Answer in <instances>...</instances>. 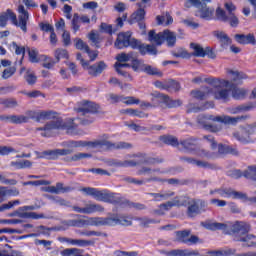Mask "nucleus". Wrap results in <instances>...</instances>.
Segmentation results:
<instances>
[{"label": "nucleus", "instance_id": "61", "mask_svg": "<svg viewBox=\"0 0 256 256\" xmlns=\"http://www.w3.org/2000/svg\"><path fill=\"white\" fill-rule=\"evenodd\" d=\"M216 17L220 19V21H229V15L225 13V10L218 8L216 10Z\"/></svg>", "mask_w": 256, "mask_h": 256}, {"label": "nucleus", "instance_id": "9", "mask_svg": "<svg viewBox=\"0 0 256 256\" xmlns=\"http://www.w3.org/2000/svg\"><path fill=\"white\" fill-rule=\"evenodd\" d=\"M92 197L96 201L112 203L113 205H118V203H121V196H119V194L109 193L105 190H97V188H95L94 195Z\"/></svg>", "mask_w": 256, "mask_h": 256}, {"label": "nucleus", "instance_id": "60", "mask_svg": "<svg viewBox=\"0 0 256 256\" xmlns=\"http://www.w3.org/2000/svg\"><path fill=\"white\" fill-rule=\"evenodd\" d=\"M91 154L89 153H77L71 158V161H81V159H90Z\"/></svg>", "mask_w": 256, "mask_h": 256}, {"label": "nucleus", "instance_id": "45", "mask_svg": "<svg viewBox=\"0 0 256 256\" xmlns=\"http://www.w3.org/2000/svg\"><path fill=\"white\" fill-rule=\"evenodd\" d=\"M0 105H4V107H7L8 109H13L17 107V105L19 104L17 100L13 98H7V99L0 98Z\"/></svg>", "mask_w": 256, "mask_h": 256}, {"label": "nucleus", "instance_id": "44", "mask_svg": "<svg viewBox=\"0 0 256 256\" xmlns=\"http://www.w3.org/2000/svg\"><path fill=\"white\" fill-rule=\"evenodd\" d=\"M160 141L166 145H171L172 147H177V145H179V141L174 136H161Z\"/></svg>", "mask_w": 256, "mask_h": 256}, {"label": "nucleus", "instance_id": "6", "mask_svg": "<svg viewBox=\"0 0 256 256\" xmlns=\"http://www.w3.org/2000/svg\"><path fill=\"white\" fill-rule=\"evenodd\" d=\"M234 230L241 235L236 241H240L243 247H256V236L253 234H247L251 230V226L245 222H238L234 226Z\"/></svg>", "mask_w": 256, "mask_h": 256}, {"label": "nucleus", "instance_id": "30", "mask_svg": "<svg viewBox=\"0 0 256 256\" xmlns=\"http://www.w3.org/2000/svg\"><path fill=\"white\" fill-rule=\"evenodd\" d=\"M255 107H256V103L240 105L230 109V113L232 115H237V113H243V111H252V109H255Z\"/></svg>", "mask_w": 256, "mask_h": 256}, {"label": "nucleus", "instance_id": "12", "mask_svg": "<svg viewBox=\"0 0 256 256\" xmlns=\"http://www.w3.org/2000/svg\"><path fill=\"white\" fill-rule=\"evenodd\" d=\"M55 129H65V124L63 123V120H54L45 125V127H39L36 129V131H42L40 135L42 137H51V133L55 131Z\"/></svg>", "mask_w": 256, "mask_h": 256}, {"label": "nucleus", "instance_id": "27", "mask_svg": "<svg viewBox=\"0 0 256 256\" xmlns=\"http://www.w3.org/2000/svg\"><path fill=\"white\" fill-rule=\"evenodd\" d=\"M228 77H230L233 83H236L237 85L243 83V79H247V75L245 73L235 70H229Z\"/></svg>", "mask_w": 256, "mask_h": 256}, {"label": "nucleus", "instance_id": "33", "mask_svg": "<svg viewBox=\"0 0 256 256\" xmlns=\"http://www.w3.org/2000/svg\"><path fill=\"white\" fill-rule=\"evenodd\" d=\"M156 21L158 25H171L173 23V17L169 15V13L162 14L161 16L156 17Z\"/></svg>", "mask_w": 256, "mask_h": 256}, {"label": "nucleus", "instance_id": "37", "mask_svg": "<svg viewBox=\"0 0 256 256\" xmlns=\"http://www.w3.org/2000/svg\"><path fill=\"white\" fill-rule=\"evenodd\" d=\"M116 72L118 75H122L123 77L127 76V72L123 71V69H127L131 67V64L127 62H119L117 61L114 65Z\"/></svg>", "mask_w": 256, "mask_h": 256}, {"label": "nucleus", "instance_id": "1", "mask_svg": "<svg viewBox=\"0 0 256 256\" xmlns=\"http://www.w3.org/2000/svg\"><path fill=\"white\" fill-rule=\"evenodd\" d=\"M131 218L125 217L119 214H114L110 217H90L87 219L80 220H68L62 222V225L58 227V231H66L68 227H85V225H90L92 227H101L103 225H108L113 227L115 225H131Z\"/></svg>", "mask_w": 256, "mask_h": 256}, {"label": "nucleus", "instance_id": "40", "mask_svg": "<svg viewBox=\"0 0 256 256\" xmlns=\"http://www.w3.org/2000/svg\"><path fill=\"white\" fill-rule=\"evenodd\" d=\"M233 99H245L247 97V90L245 88H233L232 90Z\"/></svg>", "mask_w": 256, "mask_h": 256}, {"label": "nucleus", "instance_id": "46", "mask_svg": "<svg viewBox=\"0 0 256 256\" xmlns=\"http://www.w3.org/2000/svg\"><path fill=\"white\" fill-rule=\"evenodd\" d=\"M74 43L76 49L79 51H84V53H89V45H87V43H85L81 38H76Z\"/></svg>", "mask_w": 256, "mask_h": 256}, {"label": "nucleus", "instance_id": "63", "mask_svg": "<svg viewBox=\"0 0 256 256\" xmlns=\"http://www.w3.org/2000/svg\"><path fill=\"white\" fill-rule=\"evenodd\" d=\"M231 27H237L239 25V18L235 14H228V20Z\"/></svg>", "mask_w": 256, "mask_h": 256}, {"label": "nucleus", "instance_id": "62", "mask_svg": "<svg viewBox=\"0 0 256 256\" xmlns=\"http://www.w3.org/2000/svg\"><path fill=\"white\" fill-rule=\"evenodd\" d=\"M115 256H137L139 255V253H137V251H121V250H117L114 252Z\"/></svg>", "mask_w": 256, "mask_h": 256}, {"label": "nucleus", "instance_id": "8", "mask_svg": "<svg viewBox=\"0 0 256 256\" xmlns=\"http://www.w3.org/2000/svg\"><path fill=\"white\" fill-rule=\"evenodd\" d=\"M149 1L151 0H141V2L137 3L138 9L132 14V21H137L139 23V28L142 30L141 34L146 35L145 31V23L141 22L145 19V9L149 7Z\"/></svg>", "mask_w": 256, "mask_h": 256}, {"label": "nucleus", "instance_id": "21", "mask_svg": "<svg viewBox=\"0 0 256 256\" xmlns=\"http://www.w3.org/2000/svg\"><path fill=\"white\" fill-rule=\"evenodd\" d=\"M84 69L88 71L89 75H92L93 77H97V75H101L103 71L107 69V64H105V62H99L92 66H89V63H88V68H84Z\"/></svg>", "mask_w": 256, "mask_h": 256}, {"label": "nucleus", "instance_id": "34", "mask_svg": "<svg viewBox=\"0 0 256 256\" xmlns=\"http://www.w3.org/2000/svg\"><path fill=\"white\" fill-rule=\"evenodd\" d=\"M138 50L141 53V55H147V53H149L150 55H157V49L153 45L140 44L138 46Z\"/></svg>", "mask_w": 256, "mask_h": 256}, {"label": "nucleus", "instance_id": "49", "mask_svg": "<svg viewBox=\"0 0 256 256\" xmlns=\"http://www.w3.org/2000/svg\"><path fill=\"white\" fill-rule=\"evenodd\" d=\"M54 56H55L57 63H59V61H61V59H68L69 53L65 49H57L54 52Z\"/></svg>", "mask_w": 256, "mask_h": 256}, {"label": "nucleus", "instance_id": "20", "mask_svg": "<svg viewBox=\"0 0 256 256\" xmlns=\"http://www.w3.org/2000/svg\"><path fill=\"white\" fill-rule=\"evenodd\" d=\"M131 39V32H122L118 34L115 42V47L117 49H124V47H129V41Z\"/></svg>", "mask_w": 256, "mask_h": 256}, {"label": "nucleus", "instance_id": "25", "mask_svg": "<svg viewBox=\"0 0 256 256\" xmlns=\"http://www.w3.org/2000/svg\"><path fill=\"white\" fill-rule=\"evenodd\" d=\"M235 39L237 43L241 45H256L255 36L253 34L243 35V34H236Z\"/></svg>", "mask_w": 256, "mask_h": 256}, {"label": "nucleus", "instance_id": "11", "mask_svg": "<svg viewBox=\"0 0 256 256\" xmlns=\"http://www.w3.org/2000/svg\"><path fill=\"white\" fill-rule=\"evenodd\" d=\"M255 129V124L248 125L245 128H242L240 131L235 132L234 137L240 143H244V145H247V143H252L251 135L255 133Z\"/></svg>", "mask_w": 256, "mask_h": 256}, {"label": "nucleus", "instance_id": "52", "mask_svg": "<svg viewBox=\"0 0 256 256\" xmlns=\"http://www.w3.org/2000/svg\"><path fill=\"white\" fill-rule=\"evenodd\" d=\"M190 231L184 230L176 232V237L178 241H181L182 243H187V240L189 239Z\"/></svg>", "mask_w": 256, "mask_h": 256}, {"label": "nucleus", "instance_id": "7", "mask_svg": "<svg viewBox=\"0 0 256 256\" xmlns=\"http://www.w3.org/2000/svg\"><path fill=\"white\" fill-rule=\"evenodd\" d=\"M148 41L151 43H156V45H161L164 41L169 45V47H173L177 42V35L169 30H164L160 33H155V30H151L148 33Z\"/></svg>", "mask_w": 256, "mask_h": 256}, {"label": "nucleus", "instance_id": "54", "mask_svg": "<svg viewBox=\"0 0 256 256\" xmlns=\"http://www.w3.org/2000/svg\"><path fill=\"white\" fill-rule=\"evenodd\" d=\"M11 153H18V151L11 146H0V155H9Z\"/></svg>", "mask_w": 256, "mask_h": 256}, {"label": "nucleus", "instance_id": "59", "mask_svg": "<svg viewBox=\"0 0 256 256\" xmlns=\"http://www.w3.org/2000/svg\"><path fill=\"white\" fill-rule=\"evenodd\" d=\"M15 71H17V68L15 67L6 68L3 71L2 77L4 79H9V77H13V75H15Z\"/></svg>", "mask_w": 256, "mask_h": 256}, {"label": "nucleus", "instance_id": "53", "mask_svg": "<svg viewBox=\"0 0 256 256\" xmlns=\"http://www.w3.org/2000/svg\"><path fill=\"white\" fill-rule=\"evenodd\" d=\"M28 55H29V60L31 63H39V52L37 51V49H30L28 51Z\"/></svg>", "mask_w": 256, "mask_h": 256}, {"label": "nucleus", "instance_id": "35", "mask_svg": "<svg viewBox=\"0 0 256 256\" xmlns=\"http://www.w3.org/2000/svg\"><path fill=\"white\" fill-rule=\"evenodd\" d=\"M135 56V52H129V53H120L116 56V60L119 63H131L133 61V57Z\"/></svg>", "mask_w": 256, "mask_h": 256}, {"label": "nucleus", "instance_id": "36", "mask_svg": "<svg viewBox=\"0 0 256 256\" xmlns=\"http://www.w3.org/2000/svg\"><path fill=\"white\" fill-rule=\"evenodd\" d=\"M190 47L193 51L192 55L194 57H205V49L201 45L196 43H191Z\"/></svg>", "mask_w": 256, "mask_h": 256}, {"label": "nucleus", "instance_id": "31", "mask_svg": "<svg viewBox=\"0 0 256 256\" xmlns=\"http://www.w3.org/2000/svg\"><path fill=\"white\" fill-rule=\"evenodd\" d=\"M214 36L220 41L222 47H227V45H231V38L226 35L223 31H215Z\"/></svg>", "mask_w": 256, "mask_h": 256}, {"label": "nucleus", "instance_id": "50", "mask_svg": "<svg viewBox=\"0 0 256 256\" xmlns=\"http://www.w3.org/2000/svg\"><path fill=\"white\" fill-rule=\"evenodd\" d=\"M21 202L19 200L10 201L6 204L0 205V213L4 211H9V209H13V207L19 205Z\"/></svg>", "mask_w": 256, "mask_h": 256}, {"label": "nucleus", "instance_id": "3", "mask_svg": "<svg viewBox=\"0 0 256 256\" xmlns=\"http://www.w3.org/2000/svg\"><path fill=\"white\" fill-rule=\"evenodd\" d=\"M18 20L17 15L13 13L11 10H7L6 12L0 14V27H5L7 25V21H10L16 27H19L21 31L27 33V21H29V12L25 9V6H18Z\"/></svg>", "mask_w": 256, "mask_h": 256}, {"label": "nucleus", "instance_id": "28", "mask_svg": "<svg viewBox=\"0 0 256 256\" xmlns=\"http://www.w3.org/2000/svg\"><path fill=\"white\" fill-rule=\"evenodd\" d=\"M156 97L162 103H166L167 105H170V107H179V106H181L180 100H171V98H169V96H167L165 94H156Z\"/></svg>", "mask_w": 256, "mask_h": 256}, {"label": "nucleus", "instance_id": "18", "mask_svg": "<svg viewBox=\"0 0 256 256\" xmlns=\"http://www.w3.org/2000/svg\"><path fill=\"white\" fill-rule=\"evenodd\" d=\"M71 150L69 149H55V150H47L42 152V155L38 156V159H58L63 155H69Z\"/></svg>", "mask_w": 256, "mask_h": 256}, {"label": "nucleus", "instance_id": "29", "mask_svg": "<svg viewBox=\"0 0 256 256\" xmlns=\"http://www.w3.org/2000/svg\"><path fill=\"white\" fill-rule=\"evenodd\" d=\"M201 213V208H199V203L197 200L190 199L188 203V215L193 217V215H197Z\"/></svg>", "mask_w": 256, "mask_h": 256}, {"label": "nucleus", "instance_id": "13", "mask_svg": "<svg viewBox=\"0 0 256 256\" xmlns=\"http://www.w3.org/2000/svg\"><path fill=\"white\" fill-rule=\"evenodd\" d=\"M35 206H22L17 210L18 217L22 219H45V215L37 214V212H29L34 211Z\"/></svg>", "mask_w": 256, "mask_h": 256}, {"label": "nucleus", "instance_id": "26", "mask_svg": "<svg viewBox=\"0 0 256 256\" xmlns=\"http://www.w3.org/2000/svg\"><path fill=\"white\" fill-rule=\"evenodd\" d=\"M150 197H153L154 201H167V199H171L175 195V192L168 190V191H161L159 193H148Z\"/></svg>", "mask_w": 256, "mask_h": 256}, {"label": "nucleus", "instance_id": "16", "mask_svg": "<svg viewBox=\"0 0 256 256\" xmlns=\"http://www.w3.org/2000/svg\"><path fill=\"white\" fill-rule=\"evenodd\" d=\"M74 211L76 213H84L85 215H91L93 213H103L105 211V208L101 206L100 204H87L84 208H81L79 206H74Z\"/></svg>", "mask_w": 256, "mask_h": 256}, {"label": "nucleus", "instance_id": "15", "mask_svg": "<svg viewBox=\"0 0 256 256\" xmlns=\"http://www.w3.org/2000/svg\"><path fill=\"white\" fill-rule=\"evenodd\" d=\"M190 200L191 199L189 197L178 196L171 201L161 204V207H164L166 211H169V209H172V207H187Z\"/></svg>", "mask_w": 256, "mask_h": 256}, {"label": "nucleus", "instance_id": "14", "mask_svg": "<svg viewBox=\"0 0 256 256\" xmlns=\"http://www.w3.org/2000/svg\"><path fill=\"white\" fill-rule=\"evenodd\" d=\"M98 109L99 106L95 104V102L85 100L78 102L75 107V111H77V113H82V115H87V113H97Z\"/></svg>", "mask_w": 256, "mask_h": 256}, {"label": "nucleus", "instance_id": "17", "mask_svg": "<svg viewBox=\"0 0 256 256\" xmlns=\"http://www.w3.org/2000/svg\"><path fill=\"white\" fill-rule=\"evenodd\" d=\"M25 117H28V121L30 119H34L39 123L43 120L53 119V117H55V113L51 111H43V112L28 111Z\"/></svg>", "mask_w": 256, "mask_h": 256}, {"label": "nucleus", "instance_id": "42", "mask_svg": "<svg viewBox=\"0 0 256 256\" xmlns=\"http://www.w3.org/2000/svg\"><path fill=\"white\" fill-rule=\"evenodd\" d=\"M182 147L187 149V151H193L195 149V145H197V139L195 138H188L181 142Z\"/></svg>", "mask_w": 256, "mask_h": 256}, {"label": "nucleus", "instance_id": "38", "mask_svg": "<svg viewBox=\"0 0 256 256\" xmlns=\"http://www.w3.org/2000/svg\"><path fill=\"white\" fill-rule=\"evenodd\" d=\"M131 67L134 71H143V67L145 65V63L143 62V60H139L137 59V54L135 53L133 56V60H131Z\"/></svg>", "mask_w": 256, "mask_h": 256}, {"label": "nucleus", "instance_id": "32", "mask_svg": "<svg viewBox=\"0 0 256 256\" xmlns=\"http://www.w3.org/2000/svg\"><path fill=\"white\" fill-rule=\"evenodd\" d=\"M10 165L16 169H31V167H33V162L29 160L12 161Z\"/></svg>", "mask_w": 256, "mask_h": 256}, {"label": "nucleus", "instance_id": "55", "mask_svg": "<svg viewBox=\"0 0 256 256\" xmlns=\"http://www.w3.org/2000/svg\"><path fill=\"white\" fill-rule=\"evenodd\" d=\"M113 9L117 13H124L127 10V4L124 2H116L113 6Z\"/></svg>", "mask_w": 256, "mask_h": 256}, {"label": "nucleus", "instance_id": "19", "mask_svg": "<svg viewBox=\"0 0 256 256\" xmlns=\"http://www.w3.org/2000/svg\"><path fill=\"white\" fill-rule=\"evenodd\" d=\"M0 120L19 125L21 123H28L29 117H26L25 115H3L0 116Z\"/></svg>", "mask_w": 256, "mask_h": 256}, {"label": "nucleus", "instance_id": "10", "mask_svg": "<svg viewBox=\"0 0 256 256\" xmlns=\"http://www.w3.org/2000/svg\"><path fill=\"white\" fill-rule=\"evenodd\" d=\"M210 195H219L224 199H247V195L243 192H237L233 188H221L210 191Z\"/></svg>", "mask_w": 256, "mask_h": 256}, {"label": "nucleus", "instance_id": "48", "mask_svg": "<svg viewBox=\"0 0 256 256\" xmlns=\"http://www.w3.org/2000/svg\"><path fill=\"white\" fill-rule=\"evenodd\" d=\"M171 256H192L197 255V252L193 250H174L169 253Z\"/></svg>", "mask_w": 256, "mask_h": 256}, {"label": "nucleus", "instance_id": "64", "mask_svg": "<svg viewBox=\"0 0 256 256\" xmlns=\"http://www.w3.org/2000/svg\"><path fill=\"white\" fill-rule=\"evenodd\" d=\"M107 99L110 101V103H119L123 101V96H119L117 94H108Z\"/></svg>", "mask_w": 256, "mask_h": 256}, {"label": "nucleus", "instance_id": "5", "mask_svg": "<svg viewBox=\"0 0 256 256\" xmlns=\"http://www.w3.org/2000/svg\"><path fill=\"white\" fill-rule=\"evenodd\" d=\"M214 89L212 95L219 101H229L231 99V90L233 89V83L229 80L212 79L210 81Z\"/></svg>", "mask_w": 256, "mask_h": 256}, {"label": "nucleus", "instance_id": "4", "mask_svg": "<svg viewBox=\"0 0 256 256\" xmlns=\"http://www.w3.org/2000/svg\"><path fill=\"white\" fill-rule=\"evenodd\" d=\"M109 136L104 135L103 138L94 141H76L74 147H89L90 149H130L131 144L127 142L112 143L108 141Z\"/></svg>", "mask_w": 256, "mask_h": 256}, {"label": "nucleus", "instance_id": "47", "mask_svg": "<svg viewBox=\"0 0 256 256\" xmlns=\"http://www.w3.org/2000/svg\"><path fill=\"white\" fill-rule=\"evenodd\" d=\"M218 153H220V155H225V153H232V155H237V149H234L230 146H225L223 144H219L218 145Z\"/></svg>", "mask_w": 256, "mask_h": 256}, {"label": "nucleus", "instance_id": "24", "mask_svg": "<svg viewBox=\"0 0 256 256\" xmlns=\"http://www.w3.org/2000/svg\"><path fill=\"white\" fill-rule=\"evenodd\" d=\"M196 17L209 21L213 17V9L208 8L207 5H200V9L195 13Z\"/></svg>", "mask_w": 256, "mask_h": 256}, {"label": "nucleus", "instance_id": "22", "mask_svg": "<svg viewBox=\"0 0 256 256\" xmlns=\"http://www.w3.org/2000/svg\"><path fill=\"white\" fill-rule=\"evenodd\" d=\"M201 225L202 227L208 229L209 231H225V229H227V224L214 222L211 220L202 222Z\"/></svg>", "mask_w": 256, "mask_h": 256}, {"label": "nucleus", "instance_id": "56", "mask_svg": "<svg viewBox=\"0 0 256 256\" xmlns=\"http://www.w3.org/2000/svg\"><path fill=\"white\" fill-rule=\"evenodd\" d=\"M142 71L148 75H159V70H157V68L151 67L147 64H144Z\"/></svg>", "mask_w": 256, "mask_h": 256}, {"label": "nucleus", "instance_id": "23", "mask_svg": "<svg viewBox=\"0 0 256 256\" xmlns=\"http://www.w3.org/2000/svg\"><path fill=\"white\" fill-rule=\"evenodd\" d=\"M24 73V79L28 85H35L37 83V75H35V72L31 69H27L25 67H22L20 69V75H23Z\"/></svg>", "mask_w": 256, "mask_h": 256}, {"label": "nucleus", "instance_id": "57", "mask_svg": "<svg viewBox=\"0 0 256 256\" xmlns=\"http://www.w3.org/2000/svg\"><path fill=\"white\" fill-rule=\"evenodd\" d=\"M56 63H57V60L55 61L52 58L45 56L43 67H45V69H53Z\"/></svg>", "mask_w": 256, "mask_h": 256}, {"label": "nucleus", "instance_id": "43", "mask_svg": "<svg viewBox=\"0 0 256 256\" xmlns=\"http://www.w3.org/2000/svg\"><path fill=\"white\" fill-rule=\"evenodd\" d=\"M128 183H134L135 185H143V183H151V181H163V179L159 177H151L146 180H137L135 178H127Z\"/></svg>", "mask_w": 256, "mask_h": 256}, {"label": "nucleus", "instance_id": "39", "mask_svg": "<svg viewBox=\"0 0 256 256\" xmlns=\"http://www.w3.org/2000/svg\"><path fill=\"white\" fill-rule=\"evenodd\" d=\"M88 39L95 45V47H99V43H101V34L99 32L93 30L88 34Z\"/></svg>", "mask_w": 256, "mask_h": 256}, {"label": "nucleus", "instance_id": "51", "mask_svg": "<svg viewBox=\"0 0 256 256\" xmlns=\"http://www.w3.org/2000/svg\"><path fill=\"white\" fill-rule=\"evenodd\" d=\"M10 49L15 51L16 55H22L21 61H23V56L25 55V47L17 45V43L12 42L10 45Z\"/></svg>", "mask_w": 256, "mask_h": 256}, {"label": "nucleus", "instance_id": "58", "mask_svg": "<svg viewBox=\"0 0 256 256\" xmlns=\"http://www.w3.org/2000/svg\"><path fill=\"white\" fill-rule=\"evenodd\" d=\"M24 185H34L35 187H39L41 185H51V181H49V180L29 181V182L24 183Z\"/></svg>", "mask_w": 256, "mask_h": 256}, {"label": "nucleus", "instance_id": "41", "mask_svg": "<svg viewBox=\"0 0 256 256\" xmlns=\"http://www.w3.org/2000/svg\"><path fill=\"white\" fill-rule=\"evenodd\" d=\"M64 241L69 245H76L77 247H87V245H90L91 243L87 240L69 239V238H64Z\"/></svg>", "mask_w": 256, "mask_h": 256}, {"label": "nucleus", "instance_id": "2", "mask_svg": "<svg viewBox=\"0 0 256 256\" xmlns=\"http://www.w3.org/2000/svg\"><path fill=\"white\" fill-rule=\"evenodd\" d=\"M251 116L249 115H243V116H237V117H231V116H211V115H205L201 114L198 116V123L206 131H211L212 133H217L219 131V128L217 126L211 125L209 121H216L217 123H225L226 125H237L240 121H245V119H249Z\"/></svg>", "mask_w": 256, "mask_h": 256}]
</instances>
